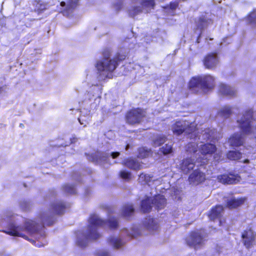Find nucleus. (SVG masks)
I'll return each mask as SVG.
<instances>
[{
	"label": "nucleus",
	"instance_id": "f257e3e1",
	"mask_svg": "<svg viewBox=\"0 0 256 256\" xmlns=\"http://www.w3.org/2000/svg\"><path fill=\"white\" fill-rule=\"evenodd\" d=\"M66 208V204L62 201L56 200L53 202L50 210L42 213L39 218L40 224L26 219L22 216L14 214L10 210H4L0 212V226L6 228V230H0L12 236L26 238V234H34L38 242L34 244L38 247L44 246L43 240L45 237L44 226L52 225L55 220L54 214H62Z\"/></svg>",
	"mask_w": 256,
	"mask_h": 256
},
{
	"label": "nucleus",
	"instance_id": "f03ea898",
	"mask_svg": "<svg viewBox=\"0 0 256 256\" xmlns=\"http://www.w3.org/2000/svg\"><path fill=\"white\" fill-rule=\"evenodd\" d=\"M198 150V144L191 142L186 146V151L193 153L192 156L182 160L180 164V169L184 174L188 173L195 166L198 167L206 164L212 157L213 159L218 162L222 156V152L217 153L216 148L212 144H205L200 146Z\"/></svg>",
	"mask_w": 256,
	"mask_h": 256
},
{
	"label": "nucleus",
	"instance_id": "7ed1b4c3",
	"mask_svg": "<svg viewBox=\"0 0 256 256\" xmlns=\"http://www.w3.org/2000/svg\"><path fill=\"white\" fill-rule=\"evenodd\" d=\"M118 220L114 217H110L108 220H102L98 215L92 214L88 220V224L86 232L78 230L76 234V243L80 247H85L89 240H96L100 236L98 230L100 227H108L115 229L118 227Z\"/></svg>",
	"mask_w": 256,
	"mask_h": 256
},
{
	"label": "nucleus",
	"instance_id": "20e7f679",
	"mask_svg": "<svg viewBox=\"0 0 256 256\" xmlns=\"http://www.w3.org/2000/svg\"><path fill=\"white\" fill-rule=\"evenodd\" d=\"M126 54L125 50L120 49L112 58L110 50L109 49L104 50L102 52L103 58L98 60L96 64L98 81L112 78L113 72L118 66V62L124 60L127 56Z\"/></svg>",
	"mask_w": 256,
	"mask_h": 256
},
{
	"label": "nucleus",
	"instance_id": "39448f33",
	"mask_svg": "<svg viewBox=\"0 0 256 256\" xmlns=\"http://www.w3.org/2000/svg\"><path fill=\"white\" fill-rule=\"evenodd\" d=\"M172 129L175 134L180 135L184 132L187 135V138L202 143L204 142V141L214 139L216 138L215 130L210 128H206L202 130L200 134L198 136L199 132L196 129L194 124H189V122L186 120L176 122L172 125Z\"/></svg>",
	"mask_w": 256,
	"mask_h": 256
},
{
	"label": "nucleus",
	"instance_id": "423d86ee",
	"mask_svg": "<svg viewBox=\"0 0 256 256\" xmlns=\"http://www.w3.org/2000/svg\"><path fill=\"white\" fill-rule=\"evenodd\" d=\"M253 114L252 109H248L242 114L238 116L237 122L242 132H235L230 136L228 142L231 146L234 148L242 146L245 135L254 134L252 125L254 120Z\"/></svg>",
	"mask_w": 256,
	"mask_h": 256
},
{
	"label": "nucleus",
	"instance_id": "0eeeda50",
	"mask_svg": "<svg viewBox=\"0 0 256 256\" xmlns=\"http://www.w3.org/2000/svg\"><path fill=\"white\" fill-rule=\"evenodd\" d=\"M142 234V230L139 226L134 225L130 230L124 228L121 231V234L119 236H110L108 239L109 244L116 249L122 248L125 244V241L122 238L126 236L128 238H132Z\"/></svg>",
	"mask_w": 256,
	"mask_h": 256
},
{
	"label": "nucleus",
	"instance_id": "6e6552de",
	"mask_svg": "<svg viewBox=\"0 0 256 256\" xmlns=\"http://www.w3.org/2000/svg\"><path fill=\"white\" fill-rule=\"evenodd\" d=\"M214 86V78L210 75H204L193 77L189 82L190 90H195L200 89L206 93Z\"/></svg>",
	"mask_w": 256,
	"mask_h": 256
},
{
	"label": "nucleus",
	"instance_id": "1a4fd4ad",
	"mask_svg": "<svg viewBox=\"0 0 256 256\" xmlns=\"http://www.w3.org/2000/svg\"><path fill=\"white\" fill-rule=\"evenodd\" d=\"M166 204V199L164 196L158 194L154 198L146 196L141 202L140 208L143 212H149L152 206L158 210L163 209Z\"/></svg>",
	"mask_w": 256,
	"mask_h": 256
},
{
	"label": "nucleus",
	"instance_id": "9d476101",
	"mask_svg": "<svg viewBox=\"0 0 256 256\" xmlns=\"http://www.w3.org/2000/svg\"><path fill=\"white\" fill-rule=\"evenodd\" d=\"M120 155V152H112L110 153L96 152L90 155L88 154L87 156V158L89 161L100 165H104L105 164H115L116 162L115 161H114L112 162H110V158L111 157L112 159H115Z\"/></svg>",
	"mask_w": 256,
	"mask_h": 256
},
{
	"label": "nucleus",
	"instance_id": "9b49d317",
	"mask_svg": "<svg viewBox=\"0 0 256 256\" xmlns=\"http://www.w3.org/2000/svg\"><path fill=\"white\" fill-rule=\"evenodd\" d=\"M134 3L140 2L142 6L132 7L128 10L130 16L135 18L137 15L142 12H149L154 9L155 3L154 0H131Z\"/></svg>",
	"mask_w": 256,
	"mask_h": 256
},
{
	"label": "nucleus",
	"instance_id": "f8f14e48",
	"mask_svg": "<svg viewBox=\"0 0 256 256\" xmlns=\"http://www.w3.org/2000/svg\"><path fill=\"white\" fill-rule=\"evenodd\" d=\"M204 237L202 234V231L200 230L196 232H192L190 236L186 239L187 244L194 248H197L202 246Z\"/></svg>",
	"mask_w": 256,
	"mask_h": 256
},
{
	"label": "nucleus",
	"instance_id": "ddd939ff",
	"mask_svg": "<svg viewBox=\"0 0 256 256\" xmlns=\"http://www.w3.org/2000/svg\"><path fill=\"white\" fill-rule=\"evenodd\" d=\"M145 112L140 108L134 109L128 112L126 120L128 123L134 124L139 123L144 116Z\"/></svg>",
	"mask_w": 256,
	"mask_h": 256
},
{
	"label": "nucleus",
	"instance_id": "4468645a",
	"mask_svg": "<svg viewBox=\"0 0 256 256\" xmlns=\"http://www.w3.org/2000/svg\"><path fill=\"white\" fill-rule=\"evenodd\" d=\"M79 0H68L66 2H62L60 3L61 12L64 16H69L74 10L78 6Z\"/></svg>",
	"mask_w": 256,
	"mask_h": 256
},
{
	"label": "nucleus",
	"instance_id": "2eb2a0df",
	"mask_svg": "<svg viewBox=\"0 0 256 256\" xmlns=\"http://www.w3.org/2000/svg\"><path fill=\"white\" fill-rule=\"evenodd\" d=\"M223 213V206L220 205L216 206L215 208L212 209L208 214V217L211 220H214L218 219L219 226H222V216Z\"/></svg>",
	"mask_w": 256,
	"mask_h": 256
},
{
	"label": "nucleus",
	"instance_id": "dca6fc26",
	"mask_svg": "<svg viewBox=\"0 0 256 256\" xmlns=\"http://www.w3.org/2000/svg\"><path fill=\"white\" fill-rule=\"evenodd\" d=\"M242 238L244 245L247 248H249L253 244L254 242L255 234L253 230L250 228L244 232L242 234Z\"/></svg>",
	"mask_w": 256,
	"mask_h": 256
},
{
	"label": "nucleus",
	"instance_id": "f3484780",
	"mask_svg": "<svg viewBox=\"0 0 256 256\" xmlns=\"http://www.w3.org/2000/svg\"><path fill=\"white\" fill-rule=\"evenodd\" d=\"M205 180V174L198 170H196L191 174L188 178V181L190 184L197 185Z\"/></svg>",
	"mask_w": 256,
	"mask_h": 256
},
{
	"label": "nucleus",
	"instance_id": "a211bd4d",
	"mask_svg": "<svg viewBox=\"0 0 256 256\" xmlns=\"http://www.w3.org/2000/svg\"><path fill=\"white\" fill-rule=\"evenodd\" d=\"M218 180L224 184H234L240 181V176L238 174L230 173L218 176Z\"/></svg>",
	"mask_w": 256,
	"mask_h": 256
},
{
	"label": "nucleus",
	"instance_id": "6ab92c4d",
	"mask_svg": "<svg viewBox=\"0 0 256 256\" xmlns=\"http://www.w3.org/2000/svg\"><path fill=\"white\" fill-rule=\"evenodd\" d=\"M94 92V94H93L92 97H90V96L92 94L91 92H89L88 94V96L89 97V99L90 100L94 99V104H91V108H96V107L99 105L100 102V94L101 92V88L100 86L98 84L96 85H94V86L93 88Z\"/></svg>",
	"mask_w": 256,
	"mask_h": 256
},
{
	"label": "nucleus",
	"instance_id": "aec40b11",
	"mask_svg": "<svg viewBox=\"0 0 256 256\" xmlns=\"http://www.w3.org/2000/svg\"><path fill=\"white\" fill-rule=\"evenodd\" d=\"M212 20L210 19H208L207 18H200L198 22L197 23V30L196 32L198 31L199 36L197 39V42L199 43L200 38L202 34V30L205 28H207L209 25L212 24Z\"/></svg>",
	"mask_w": 256,
	"mask_h": 256
},
{
	"label": "nucleus",
	"instance_id": "412c9836",
	"mask_svg": "<svg viewBox=\"0 0 256 256\" xmlns=\"http://www.w3.org/2000/svg\"><path fill=\"white\" fill-rule=\"evenodd\" d=\"M218 63L217 54L212 53L208 54L204 60V66L208 68H212L215 67Z\"/></svg>",
	"mask_w": 256,
	"mask_h": 256
},
{
	"label": "nucleus",
	"instance_id": "4be33fe9",
	"mask_svg": "<svg viewBox=\"0 0 256 256\" xmlns=\"http://www.w3.org/2000/svg\"><path fill=\"white\" fill-rule=\"evenodd\" d=\"M218 92L222 95L228 97L234 96L236 92L234 88L222 83L219 85Z\"/></svg>",
	"mask_w": 256,
	"mask_h": 256
},
{
	"label": "nucleus",
	"instance_id": "5701e85b",
	"mask_svg": "<svg viewBox=\"0 0 256 256\" xmlns=\"http://www.w3.org/2000/svg\"><path fill=\"white\" fill-rule=\"evenodd\" d=\"M144 226L150 232L158 230L159 226L156 220L154 218H146L144 223Z\"/></svg>",
	"mask_w": 256,
	"mask_h": 256
},
{
	"label": "nucleus",
	"instance_id": "b1692460",
	"mask_svg": "<svg viewBox=\"0 0 256 256\" xmlns=\"http://www.w3.org/2000/svg\"><path fill=\"white\" fill-rule=\"evenodd\" d=\"M124 165L133 170H138L142 168V165L136 158H129L124 161Z\"/></svg>",
	"mask_w": 256,
	"mask_h": 256
},
{
	"label": "nucleus",
	"instance_id": "393cba45",
	"mask_svg": "<svg viewBox=\"0 0 256 256\" xmlns=\"http://www.w3.org/2000/svg\"><path fill=\"white\" fill-rule=\"evenodd\" d=\"M246 200L245 198H240L236 199L231 198L227 202V206L230 208H236L244 203Z\"/></svg>",
	"mask_w": 256,
	"mask_h": 256
},
{
	"label": "nucleus",
	"instance_id": "a878e982",
	"mask_svg": "<svg viewBox=\"0 0 256 256\" xmlns=\"http://www.w3.org/2000/svg\"><path fill=\"white\" fill-rule=\"evenodd\" d=\"M134 211L133 205L131 204H128L123 206L122 214L124 217L128 218L133 214Z\"/></svg>",
	"mask_w": 256,
	"mask_h": 256
},
{
	"label": "nucleus",
	"instance_id": "bb28decb",
	"mask_svg": "<svg viewBox=\"0 0 256 256\" xmlns=\"http://www.w3.org/2000/svg\"><path fill=\"white\" fill-rule=\"evenodd\" d=\"M166 138L163 134L157 135L152 140V144L154 146H159L166 142Z\"/></svg>",
	"mask_w": 256,
	"mask_h": 256
},
{
	"label": "nucleus",
	"instance_id": "cd10ccee",
	"mask_svg": "<svg viewBox=\"0 0 256 256\" xmlns=\"http://www.w3.org/2000/svg\"><path fill=\"white\" fill-rule=\"evenodd\" d=\"M228 159L232 160H240L242 157V153L236 150H230L227 154Z\"/></svg>",
	"mask_w": 256,
	"mask_h": 256
},
{
	"label": "nucleus",
	"instance_id": "c85d7f7f",
	"mask_svg": "<svg viewBox=\"0 0 256 256\" xmlns=\"http://www.w3.org/2000/svg\"><path fill=\"white\" fill-rule=\"evenodd\" d=\"M232 113V109L228 106H226L222 108L218 112V115L224 117L228 118Z\"/></svg>",
	"mask_w": 256,
	"mask_h": 256
},
{
	"label": "nucleus",
	"instance_id": "c756f323",
	"mask_svg": "<svg viewBox=\"0 0 256 256\" xmlns=\"http://www.w3.org/2000/svg\"><path fill=\"white\" fill-rule=\"evenodd\" d=\"M34 6H35L34 10L40 12L47 8L48 4L42 0H36L34 2Z\"/></svg>",
	"mask_w": 256,
	"mask_h": 256
},
{
	"label": "nucleus",
	"instance_id": "7c9ffc66",
	"mask_svg": "<svg viewBox=\"0 0 256 256\" xmlns=\"http://www.w3.org/2000/svg\"><path fill=\"white\" fill-rule=\"evenodd\" d=\"M138 150V157L139 158H143L148 157L152 154L151 150L146 147L140 148Z\"/></svg>",
	"mask_w": 256,
	"mask_h": 256
},
{
	"label": "nucleus",
	"instance_id": "2f4dec72",
	"mask_svg": "<svg viewBox=\"0 0 256 256\" xmlns=\"http://www.w3.org/2000/svg\"><path fill=\"white\" fill-rule=\"evenodd\" d=\"M81 112V115L80 117L78 118V120L80 124L84 125V126H86L87 124L88 123L89 118H90V111L86 112V116L83 114L84 112Z\"/></svg>",
	"mask_w": 256,
	"mask_h": 256
},
{
	"label": "nucleus",
	"instance_id": "473e14b6",
	"mask_svg": "<svg viewBox=\"0 0 256 256\" xmlns=\"http://www.w3.org/2000/svg\"><path fill=\"white\" fill-rule=\"evenodd\" d=\"M172 150V143L166 144L164 146L160 148V152L164 155L171 154Z\"/></svg>",
	"mask_w": 256,
	"mask_h": 256
},
{
	"label": "nucleus",
	"instance_id": "72a5a7b5",
	"mask_svg": "<svg viewBox=\"0 0 256 256\" xmlns=\"http://www.w3.org/2000/svg\"><path fill=\"white\" fill-rule=\"evenodd\" d=\"M152 177L150 175L142 173L139 176L138 180L140 182H144L148 184L152 180Z\"/></svg>",
	"mask_w": 256,
	"mask_h": 256
},
{
	"label": "nucleus",
	"instance_id": "f704fd0d",
	"mask_svg": "<svg viewBox=\"0 0 256 256\" xmlns=\"http://www.w3.org/2000/svg\"><path fill=\"white\" fill-rule=\"evenodd\" d=\"M64 191L69 194H74L76 192L75 186L74 184H67L64 186Z\"/></svg>",
	"mask_w": 256,
	"mask_h": 256
},
{
	"label": "nucleus",
	"instance_id": "c9c22d12",
	"mask_svg": "<svg viewBox=\"0 0 256 256\" xmlns=\"http://www.w3.org/2000/svg\"><path fill=\"white\" fill-rule=\"evenodd\" d=\"M120 176L125 180H129L131 178V173L126 170H121L119 174Z\"/></svg>",
	"mask_w": 256,
	"mask_h": 256
},
{
	"label": "nucleus",
	"instance_id": "e433bc0d",
	"mask_svg": "<svg viewBox=\"0 0 256 256\" xmlns=\"http://www.w3.org/2000/svg\"><path fill=\"white\" fill-rule=\"evenodd\" d=\"M249 23L252 24H256V12H252L248 18Z\"/></svg>",
	"mask_w": 256,
	"mask_h": 256
},
{
	"label": "nucleus",
	"instance_id": "4c0bfd02",
	"mask_svg": "<svg viewBox=\"0 0 256 256\" xmlns=\"http://www.w3.org/2000/svg\"><path fill=\"white\" fill-rule=\"evenodd\" d=\"M28 202L26 201L22 202L20 203V207L24 210H26L28 209Z\"/></svg>",
	"mask_w": 256,
	"mask_h": 256
},
{
	"label": "nucleus",
	"instance_id": "58836bf2",
	"mask_svg": "<svg viewBox=\"0 0 256 256\" xmlns=\"http://www.w3.org/2000/svg\"><path fill=\"white\" fill-rule=\"evenodd\" d=\"M122 2L120 0H118V2L114 4V7L116 11H118L122 8Z\"/></svg>",
	"mask_w": 256,
	"mask_h": 256
},
{
	"label": "nucleus",
	"instance_id": "ea45409f",
	"mask_svg": "<svg viewBox=\"0 0 256 256\" xmlns=\"http://www.w3.org/2000/svg\"><path fill=\"white\" fill-rule=\"evenodd\" d=\"M76 140H77V138H76L73 137L72 138H71L70 139V142H66L64 145V144H61L60 146H68L69 144L74 143Z\"/></svg>",
	"mask_w": 256,
	"mask_h": 256
},
{
	"label": "nucleus",
	"instance_id": "a19ab883",
	"mask_svg": "<svg viewBox=\"0 0 256 256\" xmlns=\"http://www.w3.org/2000/svg\"><path fill=\"white\" fill-rule=\"evenodd\" d=\"M72 177L73 180H76L77 182H82V180L81 178H80V176L77 173H76L74 174H73Z\"/></svg>",
	"mask_w": 256,
	"mask_h": 256
},
{
	"label": "nucleus",
	"instance_id": "79ce46f5",
	"mask_svg": "<svg viewBox=\"0 0 256 256\" xmlns=\"http://www.w3.org/2000/svg\"><path fill=\"white\" fill-rule=\"evenodd\" d=\"M178 4L176 2L170 3V8L172 10H175L178 7Z\"/></svg>",
	"mask_w": 256,
	"mask_h": 256
},
{
	"label": "nucleus",
	"instance_id": "37998d69",
	"mask_svg": "<svg viewBox=\"0 0 256 256\" xmlns=\"http://www.w3.org/2000/svg\"><path fill=\"white\" fill-rule=\"evenodd\" d=\"M0 256H9L8 254H6L4 252L0 251Z\"/></svg>",
	"mask_w": 256,
	"mask_h": 256
},
{
	"label": "nucleus",
	"instance_id": "c03bdc74",
	"mask_svg": "<svg viewBox=\"0 0 256 256\" xmlns=\"http://www.w3.org/2000/svg\"><path fill=\"white\" fill-rule=\"evenodd\" d=\"M6 88L0 87V94H2L5 90Z\"/></svg>",
	"mask_w": 256,
	"mask_h": 256
},
{
	"label": "nucleus",
	"instance_id": "a18cd8bd",
	"mask_svg": "<svg viewBox=\"0 0 256 256\" xmlns=\"http://www.w3.org/2000/svg\"><path fill=\"white\" fill-rule=\"evenodd\" d=\"M228 39H229V38H225V39H224V40H223V42L221 43V45L224 44L226 42V40H228Z\"/></svg>",
	"mask_w": 256,
	"mask_h": 256
},
{
	"label": "nucleus",
	"instance_id": "49530a36",
	"mask_svg": "<svg viewBox=\"0 0 256 256\" xmlns=\"http://www.w3.org/2000/svg\"><path fill=\"white\" fill-rule=\"evenodd\" d=\"M129 147H130V146L128 144H127L126 146V149L127 150L128 148Z\"/></svg>",
	"mask_w": 256,
	"mask_h": 256
},
{
	"label": "nucleus",
	"instance_id": "de8ad7c7",
	"mask_svg": "<svg viewBox=\"0 0 256 256\" xmlns=\"http://www.w3.org/2000/svg\"><path fill=\"white\" fill-rule=\"evenodd\" d=\"M249 162V160H246L244 161V163H248Z\"/></svg>",
	"mask_w": 256,
	"mask_h": 256
},
{
	"label": "nucleus",
	"instance_id": "09e8293b",
	"mask_svg": "<svg viewBox=\"0 0 256 256\" xmlns=\"http://www.w3.org/2000/svg\"><path fill=\"white\" fill-rule=\"evenodd\" d=\"M88 193H89V192L88 190H86V194L88 195Z\"/></svg>",
	"mask_w": 256,
	"mask_h": 256
}]
</instances>
